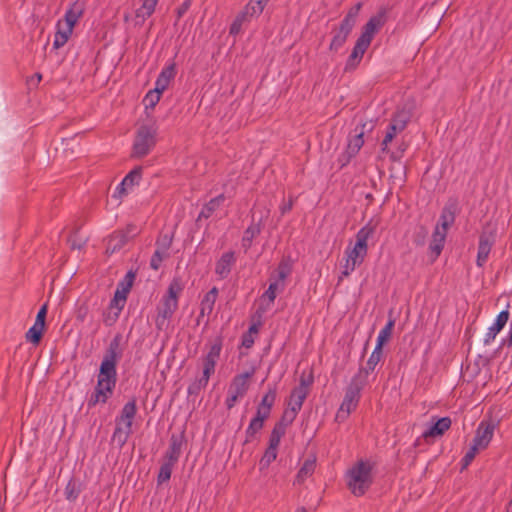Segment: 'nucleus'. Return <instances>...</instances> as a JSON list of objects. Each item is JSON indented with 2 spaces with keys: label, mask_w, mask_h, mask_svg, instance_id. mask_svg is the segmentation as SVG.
Here are the masks:
<instances>
[{
  "label": "nucleus",
  "mask_w": 512,
  "mask_h": 512,
  "mask_svg": "<svg viewBox=\"0 0 512 512\" xmlns=\"http://www.w3.org/2000/svg\"><path fill=\"white\" fill-rule=\"evenodd\" d=\"M117 347V339H114L101 363L97 385L94 393L88 400V407H93L98 403H105L112 394L113 388L116 384Z\"/></svg>",
  "instance_id": "obj_1"
},
{
  "label": "nucleus",
  "mask_w": 512,
  "mask_h": 512,
  "mask_svg": "<svg viewBox=\"0 0 512 512\" xmlns=\"http://www.w3.org/2000/svg\"><path fill=\"white\" fill-rule=\"evenodd\" d=\"M184 289L180 277H174L170 282L166 294L161 298L157 305V316L155 325L158 330H165L169 326V321L178 308V298Z\"/></svg>",
  "instance_id": "obj_2"
},
{
  "label": "nucleus",
  "mask_w": 512,
  "mask_h": 512,
  "mask_svg": "<svg viewBox=\"0 0 512 512\" xmlns=\"http://www.w3.org/2000/svg\"><path fill=\"white\" fill-rule=\"evenodd\" d=\"M373 465L367 460H359L347 472L346 481L351 493L362 496L373 483Z\"/></svg>",
  "instance_id": "obj_3"
},
{
  "label": "nucleus",
  "mask_w": 512,
  "mask_h": 512,
  "mask_svg": "<svg viewBox=\"0 0 512 512\" xmlns=\"http://www.w3.org/2000/svg\"><path fill=\"white\" fill-rule=\"evenodd\" d=\"M364 376L362 372L356 373L346 387L343 401L335 416L337 422H344L351 412L357 408L361 398V391L367 384L363 380Z\"/></svg>",
  "instance_id": "obj_4"
},
{
  "label": "nucleus",
  "mask_w": 512,
  "mask_h": 512,
  "mask_svg": "<svg viewBox=\"0 0 512 512\" xmlns=\"http://www.w3.org/2000/svg\"><path fill=\"white\" fill-rule=\"evenodd\" d=\"M362 2L356 3L351 7L340 24L332 29V39L329 50L337 52L346 43L350 33L356 25L359 12L362 8Z\"/></svg>",
  "instance_id": "obj_5"
},
{
  "label": "nucleus",
  "mask_w": 512,
  "mask_h": 512,
  "mask_svg": "<svg viewBox=\"0 0 512 512\" xmlns=\"http://www.w3.org/2000/svg\"><path fill=\"white\" fill-rule=\"evenodd\" d=\"M157 132L155 122L140 125L135 134L131 156L141 158L149 154L156 145Z\"/></svg>",
  "instance_id": "obj_6"
},
{
  "label": "nucleus",
  "mask_w": 512,
  "mask_h": 512,
  "mask_svg": "<svg viewBox=\"0 0 512 512\" xmlns=\"http://www.w3.org/2000/svg\"><path fill=\"white\" fill-rule=\"evenodd\" d=\"M128 296V272L119 283L114 297L111 300L107 311L104 313V322L106 325L111 326L115 323L122 309L125 306Z\"/></svg>",
  "instance_id": "obj_7"
},
{
  "label": "nucleus",
  "mask_w": 512,
  "mask_h": 512,
  "mask_svg": "<svg viewBox=\"0 0 512 512\" xmlns=\"http://www.w3.org/2000/svg\"><path fill=\"white\" fill-rule=\"evenodd\" d=\"M375 228V225H372L371 223H367L363 226L356 234L355 245L352 248L348 247L345 250L346 256H349L351 260H356L357 262L362 263L368 251L367 241L374 234Z\"/></svg>",
  "instance_id": "obj_8"
},
{
  "label": "nucleus",
  "mask_w": 512,
  "mask_h": 512,
  "mask_svg": "<svg viewBox=\"0 0 512 512\" xmlns=\"http://www.w3.org/2000/svg\"><path fill=\"white\" fill-rule=\"evenodd\" d=\"M255 374V368L252 367L249 371L236 375L228 389V397L226 399V407L228 410L232 409L239 398L244 397L249 388L248 380Z\"/></svg>",
  "instance_id": "obj_9"
},
{
  "label": "nucleus",
  "mask_w": 512,
  "mask_h": 512,
  "mask_svg": "<svg viewBox=\"0 0 512 512\" xmlns=\"http://www.w3.org/2000/svg\"><path fill=\"white\" fill-rule=\"evenodd\" d=\"M314 382L313 374L310 373L305 375L304 373L300 376L299 385L294 387L291 391L288 406L293 409L300 411L305 399L309 395L310 387Z\"/></svg>",
  "instance_id": "obj_10"
},
{
  "label": "nucleus",
  "mask_w": 512,
  "mask_h": 512,
  "mask_svg": "<svg viewBox=\"0 0 512 512\" xmlns=\"http://www.w3.org/2000/svg\"><path fill=\"white\" fill-rule=\"evenodd\" d=\"M388 8L381 7L378 12L371 16L362 27L359 38L371 44L374 36L382 29L388 20Z\"/></svg>",
  "instance_id": "obj_11"
},
{
  "label": "nucleus",
  "mask_w": 512,
  "mask_h": 512,
  "mask_svg": "<svg viewBox=\"0 0 512 512\" xmlns=\"http://www.w3.org/2000/svg\"><path fill=\"white\" fill-rule=\"evenodd\" d=\"M495 428L496 424L492 420H482L476 429L472 442L476 444L477 447L483 450L486 449L493 438Z\"/></svg>",
  "instance_id": "obj_12"
},
{
  "label": "nucleus",
  "mask_w": 512,
  "mask_h": 512,
  "mask_svg": "<svg viewBox=\"0 0 512 512\" xmlns=\"http://www.w3.org/2000/svg\"><path fill=\"white\" fill-rule=\"evenodd\" d=\"M128 441V403L122 408L121 416L116 420V428L112 436V444L122 448Z\"/></svg>",
  "instance_id": "obj_13"
},
{
  "label": "nucleus",
  "mask_w": 512,
  "mask_h": 512,
  "mask_svg": "<svg viewBox=\"0 0 512 512\" xmlns=\"http://www.w3.org/2000/svg\"><path fill=\"white\" fill-rule=\"evenodd\" d=\"M237 261L234 251H227L221 255L215 264V274L219 279L228 278Z\"/></svg>",
  "instance_id": "obj_14"
},
{
  "label": "nucleus",
  "mask_w": 512,
  "mask_h": 512,
  "mask_svg": "<svg viewBox=\"0 0 512 512\" xmlns=\"http://www.w3.org/2000/svg\"><path fill=\"white\" fill-rule=\"evenodd\" d=\"M184 443H185L184 432H181L179 434L173 433L169 439V446L163 456V460L176 464L181 456L182 447H183Z\"/></svg>",
  "instance_id": "obj_15"
},
{
  "label": "nucleus",
  "mask_w": 512,
  "mask_h": 512,
  "mask_svg": "<svg viewBox=\"0 0 512 512\" xmlns=\"http://www.w3.org/2000/svg\"><path fill=\"white\" fill-rule=\"evenodd\" d=\"M367 126V123H362L361 125H357L353 133L348 138L347 143V154L349 158L354 157L358 152L360 151L361 147L364 144V133H365V127Z\"/></svg>",
  "instance_id": "obj_16"
},
{
  "label": "nucleus",
  "mask_w": 512,
  "mask_h": 512,
  "mask_svg": "<svg viewBox=\"0 0 512 512\" xmlns=\"http://www.w3.org/2000/svg\"><path fill=\"white\" fill-rule=\"evenodd\" d=\"M369 46V43L358 37L351 54L346 61L345 71L353 70L358 66Z\"/></svg>",
  "instance_id": "obj_17"
},
{
  "label": "nucleus",
  "mask_w": 512,
  "mask_h": 512,
  "mask_svg": "<svg viewBox=\"0 0 512 512\" xmlns=\"http://www.w3.org/2000/svg\"><path fill=\"white\" fill-rule=\"evenodd\" d=\"M175 76L176 64L172 62L161 70L155 82V89L163 93Z\"/></svg>",
  "instance_id": "obj_18"
},
{
  "label": "nucleus",
  "mask_w": 512,
  "mask_h": 512,
  "mask_svg": "<svg viewBox=\"0 0 512 512\" xmlns=\"http://www.w3.org/2000/svg\"><path fill=\"white\" fill-rule=\"evenodd\" d=\"M452 421L449 417H442L437 419L427 430L422 433L424 439L429 437L442 436L447 430L450 429Z\"/></svg>",
  "instance_id": "obj_19"
},
{
  "label": "nucleus",
  "mask_w": 512,
  "mask_h": 512,
  "mask_svg": "<svg viewBox=\"0 0 512 512\" xmlns=\"http://www.w3.org/2000/svg\"><path fill=\"white\" fill-rule=\"evenodd\" d=\"M262 228V219H260L257 223L252 222L251 225H249L244 231L241 245L245 252H247L252 247L253 240L260 235Z\"/></svg>",
  "instance_id": "obj_20"
},
{
  "label": "nucleus",
  "mask_w": 512,
  "mask_h": 512,
  "mask_svg": "<svg viewBox=\"0 0 512 512\" xmlns=\"http://www.w3.org/2000/svg\"><path fill=\"white\" fill-rule=\"evenodd\" d=\"M277 395L276 386H269L268 391L262 397L261 402L257 407V413L264 415V417H269L271 413V409L275 403Z\"/></svg>",
  "instance_id": "obj_21"
},
{
  "label": "nucleus",
  "mask_w": 512,
  "mask_h": 512,
  "mask_svg": "<svg viewBox=\"0 0 512 512\" xmlns=\"http://www.w3.org/2000/svg\"><path fill=\"white\" fill-rule=\"evenodd\" d=\"M316 468V456L312 455L309 458H307L302 466L300 467L299 471L297 472V475L294 480V485H301L305 482V480L309 477H311L315 471Z\"/></svg>",
  "instance_id": "obj_22"
},
{
  "label": "nucleus",
  "mask_w": 512,
  "mask_h": 512,
  "mask_svg": "<svg viewBox=\"0 0 512 512\" xmlns=\"http://www.w3.org/2000/svg\"><path fill=\"white\" fill-rule=\"evenodd\" d=\"M508 318L509 312L507 310H503L498 314L495 323L488 329V332L485 335L484 344L487 345L495 339L496 335L506 325Z\"/></svg>",
  "instance_id": "obj_23"
},
{
  "label": "nucleus",
  "mask_w": 512,
  "mask_h": 512,
  "mask_svg": "<svg viewBox=\"0 0 512 512\" xmlns=\"http://www.w3.org/2000/svg\"><path fill=\"white\" fill-rule=\"evenodd\" d=\"M492 248V241L486 234H482L479 237L478 252L476 264L478 267H483L487 262L488 256Z\"/></svg>",
  "instance_id": "obj_24"
},
{
  "label": "nucleus",
  "mask_w": 512,
  "mask_h": 512,
  "mask_svg": "<svg viewBox=\"0 0 512 512\" xmlns=\"http://www.w3.org/2000/svg\"><path fill=\"white\" fill-rule=\"evenodd\" d=\"M218 297V289L216 287L211 288L203 297L200 303V313L198 320L205 315H210L214 309L215 302Z\"/></svg>",
  "instance_id": "obj_25"
},
{
  "label": "nucleus",
  "mask_w": 512,
  "mask_h": 512,
  "mask_svg": "<svg viewBox=\"0 0 512 512\" xmlns=\"http://www.w3.org/2000/svg\"><path fill=\"white\" fill-rule=\"evenodd\" d=\"M73 28L74 27L63 23L62 20L58 21L57 31L53 42V47L55 49H59L67 43L68 39L72 35Z\"/></svg>",
  "instance_id": "obj_26"
},
{
  "label": "nucleus",
  "mask_w": 512,
  "mask_h": 512,
  "mask_svg": "<svg viewBox=\"0 0 512 512\" xmlns=\"http://www.w3.org/2000/svg\"><path fill=\"white\" fill-rule=\"evenodd\" d=\"M225 201L224 194H220L214 198H212L209 202H207L203 208L201 209L196 222H200L202 219H208L210 218L213 213L219 209V207L223 204Z\"/></svg>",
  "instance_id": "obj_27"
},
{
  "label": "nucleus",
  "mask_w": 512,
  "mask_h": 512,
  "mask_svg": "<svg viewBox=\"0 0 512 512\" xmlns=\"http://www.w3.org/2000/svg\"><path fill=\"white\" fill-rule=\"evenodd\" d=\"M84 13V5L80 1H75L69 9L66 11L63 23L74 27L78 20L82 17Z\"/></svg>",
  "instance_id": "obj_28"
},
{
  "label": "nucleus",
  "mask_w": 512,
  "mask_h": 512,
  "mask_svg": "<svg viewBox=\"0 0 512 512\" xmlns=\"http://www.w3.org/2000/svg\"><path fill=\"white\" fill-rule=\"evenodd\" d=\"M382 357H383V349L375 347L366 363V367L359 368L357 373L362 372L365 375L363 378L365 383L368 382L369 373L374 371L375 367L381 361Z\"/></svg>",
  "instance_id": "obj_29"
},
{
  "label": "nucleus",
  "mask_w": 512,
  "mask_h": 512,
  "mask_svg": "<svg viewBox=\"0 0 512 512\" xmlns=\"http://www.w3.org/2000/svg\"><path fill=\"white\" fill-rule=\"evenodd\" d=\"M456 218V204H448L442 209L437 225L440 228L448 230L455 222Z\"/></svg>",
  "instance_id": "obj_30"
},
{
  "label": "nucleus",
  "mask_w": 512,
  "mask_h": 512,
  "mask_svg": "<svg viewBox=\"0 0 512 512\" xmlns=\"http://www.w3.org/2000/svg\"><path fill=\"white\" fill-rule=\"evenodd\" d=\"M268 417H264L262 414H258L256 412L255 417H253L245 431L246 439L244 441V444L249 443L251 440H253L256 436V434L263 428L264 422Z\"/></svg>",
  "instance_id": "obj_31"
},
{
  "label": "nucleus",
  "mask_w": 512,
  "mask_h": 512,
  "mask_svg": "<svg viewBox=\"0 0 512 512\" xmlns=\"http://www.w3.org/2000/svg\"><path fill=\"white\" fill-rule=\"evenodd\" d=\"M277 279L281 283L280 290L283 291L285 288V280L292 271V260L290 257H283L277 267Z\"/></svg>",
  "instance_id": "obj_32"
},
{
  "label": "nucleus",
  "mask_w": 512,
  "mask_h": 512,
  "mask_svg": "<svg viewBox=\"0 0 512 512\" xmlns=\"http://www.w3.org/2000/svg\"><path fill=\"white\" fill-rule=\"evenodd\" d=\"M127 242L125 233L117 232L112 234L107 240L106 254L111 255L120 250Z\"/></svg>",
  "instance_id": "obj_33"
},
{
  "label": "nucleus",
  "mask_w": 512,
  "mask_h": 512,
  "mask_svg": "<svg viewBox=\"0 0 512 512\" xmlns=\"http://www.w3.org/2000/svg\"><path fill=\"white\" fill-rule=\"evenodd\" d=\"M155 7L156 5L149 2V0H144L142 6L135 12V25L142 24L146 18L150 17Z\"/></svg>",
  "instance_id": "obj_34"
},
{
  "label": "nucleus",
  "mask_w": 512,
  "mask_h": 512,
  "mask_svg": "<svg viewBox=\"0 0 512 512\" xmlns=\"http://www.w3.org/2000/svg\"><path fill=\"white\" fill-rule=\"evenodd\" d=\"M128 182V174L122 179L115 189V192L108 200V205L118 207L121 204V198L126 194V183Z\"/></svg>",
  "instance_id": "obj_35"
},
{
  "label": "nucleus",
  "mask_w": 512,
  "mask_h": 512,
  "mask_svg": "<svg viewBox=\"0 0 512 512\" xmlns=\"http://www.w3.org/2000/svg\"><path fill=\"white\" fill-rule=\"evenodd\" d=\"M81 492V484L75 478H71L64 490L65 498L69 501H75Z\"/></svg>",
  "instance_id": "obj_36"
},
{
  "label": "nucleus",
  "mask_w": 512,
  "mask_h": 512,
  "mask_svg": "<svg viewBox=\"0 0 512 512\" xmlns=\"http://www.w3.org/2000/svg\"><path fill=\"white\" fill-rule=\"evenodd\" d=\"M174 466H175V463L165 461V460L162 461V463L160 465L159 473L157 476L158 485H161L170 479Z\"/></svg>",
  "instance_id": "obj_37"
},
{
  "label": "nucleus",
  "mask_w": 512,
  "mask_h": 512,
  "mask_svg": "<svg viewBox=\"0 0 512 512\" xmlns=\"http://www.w3.org/2000/svg\"><path fill=\"white\" fill-rule=\"evenodd\" d=\"M44 328L43 326L39 325L37 326V324H34L27 332H26V340L28 342H31L32 344H39V342L41 341L42 339V335H43V332H44Z\"/></svg>",
  "instance_id": "obj_38"
},
{
  "label": "nucleus",
  "mask_w": 512,
  "mask_h": 512,
  "mask_svg": "<svg viewBox=\"0 0 512 512\" xmlns=\"http://www.w3.org/2000/svg\"><path fill=\"white\" fill-rule=\"evenodd\" d=\"M162 92L157 89L150 90L144 97L143 102L146 109H153L160 101Z\"/></svg>",
  "instance_id": "obj_39"
},
{
  "label": "nucleus",
  "mask_w": 512,
  "mask_h": 512,
  "mask_svg": "<svg viewBox=\"0 0 512 512\" xmlns=\"http://www.w3.org/2000/svg\"><path fill=\"white\" fill-rule=\"evenodd\" d=\"M285 432L286 431H284L282 425H275L271 431L268 446L278 448L281 438L284 436Z\"/></svg>",
  "instance_id": "obj_40"
},
{
  "label": "nucleus",
  "mask_w": 512,
  "mask_h": 512,
  "mask_svg": "<svg viewBox=\"0 0 512 512\" xmlns=\"http://www.w3.org/2000/svg\"><path fill=\"white\" fill-rule=\"evenodd\" d=\"M298 412L299 411L293 409L292 407H289L284 411L280 421L277 422L275 425H282L284 431H286V428L295 420Z\"/></svg>",
  "instance_id": "obj_41"
},
{
  "label": "nucleus",
  "mask_w": 512,
  "mask_h": 512,
  "mask_svg": "<svg viewBox=\"0 0 512 512\" xmlns=\"http://www.w3.org/2000/svg\"><path fill=\"white\" fill-rule=\"evenodd\" d=\"M277 450L278 448L267 447L259 462L260 469L267 468L277 458Z\"/></svg>",
  "instance_id": "obj_42"
},
{
  "label": "nucleus",
  "mask_w": 512,
  "mask_h": 512,
  "mask_svg": "<svg viewBox=\"0 0 512 512\" xmlns=\"http://www.w3.org/2000/svg\"><path fill=\"white\" fill-rule=\"evenodd\" d=\"M445 241L441 238H433L429 244V251L431 253L432 261H435L441 254L444 248Z\"/></svg>",
  "instance_id": "obj_43"
},
{
  "label": "nucleus",
  "mask_w": 512,
  "mask_h": 512,
  "mask_svg": "<svg viewBox=\"0 0 512 512\" xmlns=\"http://www.w3.org/2000/svg\"><path fill=\"white\" fill-rule=\"evenodd\" d=\"M280 287H281V283L279 281L274 280L273 282H271L269 284L268 289L262 295L263 299H268L267 306H269L270 304H272L274 302V300L276 298L277 291H281Z\"/></svg>",
  "instance_id": "obj_44"
},
{
  "label": "nucleus",
  "mask_w": 512,
  "mask_h": 512,
  "mask_svg": "<svg viewBox=\"0 0 512 512\" xmlns=\"http://www.w3.org/2000/svg\"><path fill=\"white\" fill-rule=\"evenodd\" d=\"M267 2L268 0H250L246 7L247 13L250 15H260L263 12Z\"/></svg>",
  "instance_id": "obj_45"
},
{
  "label": "nucleus",
  "mask_w": 512,
  "mask_h": 512,
  "mask_svg": "<svg viewBox=\"0 0 512 512\" xmlns=\"http://www.w3.org/2000/svg\"><path fill=\"white\" fill-rule=\"evenodd\" d=\"M172 241H173V235H170V234L161 235L156 242V245H157L156 250L161 251V253H169L168 251L172 245Z\"/></svg>",
  "instance_id": "obj_46"
},
{
  "label": "nucleus",
  "mask_w": 512,
  "mask_h": 512,
  "mask_svg": "<svg viewBox=\"0 0 512 512\" xmlns=\"http://www.w3.org/2000/svg\"><path fill=\"white\" fill-rule=\"evenodd\" d=\"M480 450H482V449L480 447H477L476 444H474L472 442L470 448L468 449V451L465 453L464 457L461 460L462 469L467 468L471 464V462L474 460L476 454Z\"/></svg>",
  "instance_id": "obj_47"
},
{
  "label": "nucleus",
  "mask_w": 512,
  "mask_h": 512,
  "mask_svg": "<svg viewBox=\"0 0 512 512\" xmlns=\"http://www.w3.org/2000/svg\"><path fill=\"white\" fill-rule=\"evenodd\" d=\"M168 257L169 253H161V251L155 250L154 254L150 259V267L153 270H158L161 266L162 261Z\"/></svg>",
  "instance_id": "obj_48"
},
{
  "label": "nucleus",
  "mask_w": 512,
  "mask_h": 512,
  "mask_svg": "<svg viewBox=\"0 0 512 512\" xmlns=\"http://www.w3.org/2000/svg\"><path fill=\"white\" fill-rule=\"evenodd\" d=\"M221 349H222V340H221V338H217L215 343L210 347V350L205 357H207L208 359H213V360L217 361L220 356Z\"/></svg>",
  "instance_id": "obj_49"
},
{
  "label": "nucleus",
  "mask_w": 512,
  "mask_h": 512,
  "mask_svg": "<svg viewBox=\"0 0 512 512\" xmlns=\"http://www.w3.org/2000/svg\"><path fill=\"white\" fill-rule=\"evenodd\" d=\"M399 133L398 130L393 128L391 125H388L386 135L381 143V149L383 152L387 150L388 144L394 139V137Z\"/></svg>",
  "instance_id": "obj_50"
},
{
  "label": "nucleus",
  "mask_w": 512,
  "mask_h": 512,
  "mask_svg": "<svg viewBox=\"0 0 512 512\" xmlns=\"http://www.w3.org/2000/svg\"><path fill=\"white\" fill-rule=\"evenodd\" d=\"M361 263L357 262L356 260H351L349 256H346L345 264L343 266L342 270V276L347 277L350 275L351 272L355 270L357 266H359Z\"/></svg>",
  "instance_id": "obj_51"
},
{
  "label": "nucleus",
  "mask_w": 512,
  "mask_h": 512,
  "mask_svg": "<svg viewBox=\"0 0 512 512\" xmlns=\"http://www.w3.org/2000/svg\"><path fill=\"white\" fill-rule=\"evenodd\" d=\"M393 117L407 125L408 122L410 121L411 113L408 110L400 109L394 113Z\"/></svg>",
  "instance_id": "obj_52"
},
{
  "label": "nucleus",
  "mask_w": 512,
  "mask_h": 512,
  "mask_svg": "<svg viewBox=\"0 0 512 512\" xmlns=\"http://www.w3.org/2000/svg\"><path fill=\"white\" fill-rule=\"evenodd\" d=\"M46 315H47V304H44L38 311L34 324H37V326L41 325V326L45 327Z\"/></svg>",
  "instance_id": "obj_53"
},
{
  "label": "nucleus",
  "mask_w": 512,
  "mask_h": 512,
  "mask_svg": "<svg viewBox=\"0 0 512 512\" xmlns=\"http://www.w3.org/2000/svg\"><path fill=\"white\" fill-rule=\"evenodd\" d=\"M142 167L136 166L132 170H130V186L134 184H138L139 179L141 177Z\"/></svg>",
  "instance_id": "obj_54"
},
{
  "label": "nucleus",
  "mask_w": 512,
  "mask_h": 512,
  "mask_svg": "<svg viewBox=\"0 0 512 512\" xmlns=\"http://www.w3.org/2000/svg\"><path fill=\"white\" fill-rule=\"evenodd\" d=\"M390 335L381 330L377 337L376 346L377 348L383 349V345L390 339Z\"/></svg>",
  "instance_id": "obj_55"
},
{
  "label": "nucleus",
  "mask_w": 512,
  "mask_h": 512,
  "mask_svg": "<svg viewBox=\"0 0 512 512\" xmlns=\"http://www.w3.org/2000/svg\"><path fill=\"white\" fill-rule=\"evenodd\" d=\"M447 231L446 229H443V228H440V225H436L435 229H434V232L432 234V237L433 238H441L442 240H446V236H447Z\"/></svg>",
  "instance_id": "obj_56"
},
{
  "label": "nucleus",
  "mask_w": 512,
  "mask_h": 512,
  "mask_svg": "<svg viewBox=\"0 0 512 512\" xmlns=\"http://www.w3.org/2000/svg\"><path fill=\"white\" fill-rule=\"evenodd\" d=\"M191 5L190 0H185L178 8H177V17L180 19L189 9Z\"/></svg>",
  "instance_id": "obj_57"
},
{
  "label": "nucleus",
  "mask_w": 512,
  "mask_h": 512,
  "mask_svg": "<svg viewBox=\"0 0 512 512\" xmlns=\"http://www.w3.org/2000/svg\"><path fill=\"white\" fill-rule=\"evenodd\" d=\"M217 361L213 359H208L207 357H204L203 359V368L212 372H215V366Z\"/></svg>",
  "instance_id": "obj_58"
},
{
  "label": "nucleus",
  "mask_w": 512,
  "mask_h": 512,
  "mask_svg": "<svg viewBox=\"0 0 512 512\" xmlns=\"http://www.w3.org/2000/svg\"><path fill=\"white\" fill-rule=\"evenodd\" d=\"M427 235V230L425 227L421 226L420 227V232H419V235L415 238L414 242L417 244V245H423L424 244V239Z\"/></svg>",
  "instance_id": "obj_59"
},
{
  "label": "nucleus",
  "mask_w": 512,
  "mask_h": 512,
  "mask_svg": "<svg viewBox=\"0 0 512 512\" xmlns=\"http://www.w3.org/2000/svg\"><path fill=\"white\" fill-rule=\"evenodd\" d=\"M393 128L398 130L399 132L403 131L407 125H405L403 122H400L395 117H392L390 124Z\"/></svg>",
  "instance_id": "obj_60"
},
{
  "label": "nucleus",
  "mask_w": 512,
  "mask_h": 512,
  "mask_svg": "<svg viewBox=\"0 0 512 512\" xmlns=\"http://www.w3.org/2000/svg\"><path fill=\"white\" fill-rule=\"evenodd\" d=\"M394 325H395V319L390 317L388 322L386 323V325L381 330H383L385 333H387L391 336Z\"/></svg>",
  "instance_id": "obj_61"
},
{
  "label": "nucleus",
  "mask_w": 512,
  "mask_h": 512,
  "mask_svg": "<svg viewBox=\"0 0 512 512\" xmlns=\"http://www.w3.org/2000/svg\"><path fill=\"white\" fill-rule=\"evenodd\" d=\"M254 344V339L250 334H244L242 337V345L246 348H251Z\"/></svg>",
  "instance_id": "obj_62"
},
{
  "label": "nucleus",
  "mask_w": 512,
  "mask_h": 512,
  "mask_svg": "<svg viewBox=\"0 0 512 512\" xmlns=\"http://www.w3.org/2000/svg\"><path fill=\"white\" fill-rule=\"evenodd\" d=\"M201 388L195 382H192L187 389L189 395L197 396L201 392Z\"/></svg>",
  "instance_id": "obj_63"
},
{
  "label": "nucleus",
  "mask_w": 512,
  "mask_h": 512,
  "mask_svg": "<svg viewBox=\"0 0 512 512\" xmlns=\"http://www.w3.org/2000/svg\"><path fill=\"white\" fill-rule=\"evenodd\" d=\"M241 28V21L235 20L230 27V34H237Z\"/></svg>",
  "instance_id": "obj_64"
}]
</instances>
